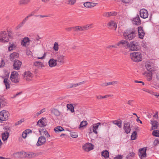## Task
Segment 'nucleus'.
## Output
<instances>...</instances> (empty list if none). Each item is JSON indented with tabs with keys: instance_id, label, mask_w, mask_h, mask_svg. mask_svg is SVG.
<instances>
[{
	"instance_id": "obj_4",
	"label": "nucleus",
	"mask_w": 159,
	"mask_h": 159,
	"mask_svg": "<svg viewBox=\"0 0 159 159\" xmlns=\"http://www.w3.org/2000/svg\"><path fill=\"white\" fill-rule=\"evenodd\" d=\"M10 79L13 82L18 83L19 80V74L18 72L16 71L12 72L10 76Z\"/></svg>"
},
{
	"instance_id": "obj_35",
	"label": "nucleus",
	"mask_w": 159,
	"mask_h": 159,
	"mask_svg": "<svg viewBox=\"0 0 159 159\" xmlns=\"http://www.w3.org/2000/svg\"><path fill=\"white\" fill-rule=\"evenodd\" d=\"M151 122L152 123V126L153 128V129H157L158 125V123L157 121L156 120H154L153 121H151Z\"/></svg>"
},
{
	"instance_id": "obj_49",
	"label": "nucleus",
	"mask_w": 159,
	"mask_h": 159,
	"mask_svg": "<svg viewBox=\"0 0 159 159\" xmlns=\"http://www.w3.org/2000/svg\"><path fill=\"white\" fill-rule=\"evenodd\" d=\"M143 91L146 92H148L152 95H153V94H154V92H153L152 91H151L148 89H143Z\"/></svg>"
},
{
	"instance_id": "obj_56",
	"label": "nucleus",
	"mask_w": 159,
	"mask_h": 159,
	"mask_svg": "<svg viewBox=\"0 0 159 159\" xmlns=\"http://www.w3.org/2000/svg\"><path fill=\"white\" fill-rule=\"evenodd\" d=\"M134 101L133 100H129L128 101L127 104L132 106H133V102Z\"/></svg>"
},
{
	"instance_id": "obj_29",
	"label": "nucleus",
	"mask_w": 159,
	"mask_h": 159,
	"mask_svg": "<svg viewBox=\"0 0 159 159\" xmlns=\"http://www.w3.org/2000/svg\"><path fill=\"white\" fill-rule=\"evenodd\" d=\"M51 112L56 116H59L61 115L60 112L56 109H53L52 110Z\"/></svg>"
},
{
	"instance_id": "obj_50",
	"label": "nucleus",
	"mask_w": 159,
	"mask_h": 159,
	"mask_svg": "<svg viewBox=\"0 0 159 159\" xmlns=\"http://www.w3.org/2000/svg\"><path fill=\"white\" fill-rule=\"evenodd\" d=\"M75 0H68V4L73 5L74 4L75 2Z\"/></svg>"
},
{
	"instance_id": "obj_34",
	"label": "nucleus",
	"mask_w": 159,
	"mask_h": 159,
	"mask_svg": "<svg viewBox=\"0 0 159 159\" xmlns=\"http://www.w3.org/2000/svg\"><path fill=\"white\" fill-rule=\"evenodd\" d=\"M102 156L104 157L108 158L109 156V153L107 150H105L102 152Z\"/></svg>"
},
{
	"instance_id": "obj_11",
	"label": "nucleus",
	"mask_w": 159,
	"mask_h": 159,
	"mask_svg": "<svg viewBox=\"0 0 159 159\" xmlns=\"http://www.w3.org/2000/svg\"><path fill=\"white\" fill-rule=\"evenodd\" d=\"M22 65V62L19 60H15L14 61L13 64V68L15 70H19L20 69Z\"/></svg>"
},
{
	"instance_id": "obj_46",
	"label": "nucleus",
	"mask_w": 159,
	"mask_h": 159,
	"mask_svg": "<svg viewBox=\"0 0 159 159\" xmlns=\"http://www.w3.org/2000/svg\"><path fill=\"white\" fill-rule=\"evenodd\" d=\"M16 47V45L14 44H11L8 48V50L9 51H11L13 50Z\"/></svg>"
},
{
	"instance_id": "obj_32",
	"label": "nucleus",
	"mask_w": 159,
	"mask_h": 159,
	"mask_svg": "<svg viewBox=\"0 0 159 159\" xmlns=\"http://www.w3.org/2000/svg\"><path fill=\"white\" fill-rule=\"evenodd\" d=\"M9 133L7 132L6 133H4L2 134V139L3 141H5L7 139L8 137Z\"/></svg>"
},
{
	"instance_id": "obj_33",
	"label": "nucleus",
	"mask_w": 159,
	"mask_h": 159,
	"mask_svg": "<svg viewBox=\"0 0 159 159\" xmlns=\"http://www.w3.org/2000/svg\"><path fill=\"white\" fill-rule=\"evenodd\" d=\"M54 130L55 132L57 133L59 132H61L62 131H64V130L63 128L61 126H58L55 127L54 129Z\"/></svg>"
},
{
	"instance_id": "obj_57",
	"label": "nucleus",
	"mask_w": 159,
	"mask_h": 159,
	"mask_svg": "<svg viewBox=\"0 0 159 159\" xmlns=\"http://www.w3.org/2000/svg\"><path fill=\"white\" fill-rule=\"evenodd\" d=\"M23 25L21 22H20L16 27V29L17 30L19 29L21 27L23 26Z\"/></svg>"
},
{
	"instance_id": "obj_7",
	"label": "nucleus",
	"mask_w": 159,
	"mask_h": 159,
	"mask_svg": "<svg viewBox=\"0 0 159 159\" xmlns=\"http://www.w3.org/2000/svg\"><path fill=\"white\" fill-rule=\"evenodd\" d=\"M146 150L147 148H144L139 149L138 155L141 159L146 157Z\"/></svg>"
},
{
	"instance_id": "obj_24",
	"label": "nucleus",
	"mask_w": 159,
	"mask_h": 159,
	"mask_svg": "<svg viewBox=\"0 0 159 159\" xmlns=\"http://www.w3.org/2000/svg\"><path fill=\"white\" fill-rule=\"evenodd\" d=\"M144 75L147 77L148 81H150L152 80V73L151 72H145Z\"/></svg>"
},
{
	"instance_id": "obj_8",
	"label": "nucleus",
	"mask_w": 159,
	"mask_h": 159,
	"mask_svg": "<svg viewBox=\"0 0 159 159\" xmlns=\"http://www.w3.org/2000/svg\"><path fill=\"white\" fill-rule=\"evenodd\" d=\"M94 145L92 143H87L83 146L82 148L84 151L89 152L93 149L94 148Z\"/></svg>"
},
{
	"instance_id": "obj_63",
	"label": "nucleus",
	"mask_w": 159,
	"mask_h": 159,
	"mask_svg": "<svg viewBox=\"0 0 159 159\" xmlns=\"http://www.w3.org/2000/svg\"><path fill=\"white\" fill-rule=\"evenodd\" d=\"M27 134H29L30 133H31L32 132V130L30 129H27L24 131Z\"/></svg>"
},
{
	"instance_id": "obj_21",
	"label": "nucleus",
	"mask_w": 159,
	"mask_h": 159,
	"mask_svg": "<svg viewBox=\"0 0 159 159\" xmlns=\"http://www.w3.org/2000/svg\"><path fill=\"white\" fill-rule=\"evenodd\" d=\"M107 26L108 27H113L115 28V30H116L117 25L116 22L113 20H110L107 24Z\"/></svg>"
},
{
	"instance_id": "obj_60",
	"label": "nucleus",
	"mask_w": 159,
	"mask_h": 159,
	"mask_svg": "<svg viewBox=\"0 0 159 159\" xmlns=\"http://www.w3.org/2000/svg\"><path fill=\"white\" fill-rule=\"evenodd\" d=\"M31 155V158L37 156V154L36 153H34L33 152H30Z\"/></svg>"
},
{
	"instance_id": "obj_62",
	"label": "nucleus",
	"mask_w": 159,
	"mask_h": 159,
	"mask_svg": "<svg viewBox=\"0 0 159 159\" xmlns=\"http://www.w3.org/2000/svg\"><path fill=\"white\" fill-rule=\"evenodd\" d=\"M26 158H31V153L29 152L28 153H26Z\"/></svg>"
},
{
	"instance_id": "obj_51",
	"label": "nucleus",
	"mask_w": 159,
	"mask_h": 159,
	"mask_svg": "<svg viewBox=\"0 0 159 159\" xmlns=\"http://www.w3.org/2000/svg\"><path fill=\"white\" fill-rule=\"evenodd\" d=\"M91 2H86L84 3V5L85 7H86L89 8L90 7Z\"/></svg>"
},
{
	"instance_id": "obj_17",
	"label": "nucleus",
	"mask_w": 159,
	"mask_h": 159,
	"mask_svg": "<svg viewBox=\"0 0 159 159\" xmlns=\"http://www.w3.org/2000/svg\"><path fill=\"white\" fill-rule=\"evenodd\" d=\"M65 56L61 54H58L57 56V62L59 63L61 65L63 64L64 62V57Z\"/></svg>"
},
{
	"instance_id": "obj_28",
	"label": "nucleus",
	"mask_w": 159,
	"mask_h": 159,
	"mask_svg": "<svg viewBox=\"0 0 159 159\" xmlns=\"http://www.w3.org/2000/svg\"><path fill=\"white\" fill-rule=\"evenodd\" d=\"M145 66L146 69L148 71L151 72L152 70V65L150 62H147L146 63Z\"/></svg>"
},
{
	"instance_id": "obj_53",
	"label": "nucleus",
	"mask_w": 159,
	"mask_h": 159,
	"mask_svg": "<svg viewBox=\"0 0 159 159\" xmlns=\"http://www.w3.org/2000/svg\"><path fill=\"white\" fill-rule=\"evenodd\" d=\"M24 119H21L20 120L18 121L17 122H16L15 124V125H20L21 123H22L24 121Z\"/></svg>"
},
{
	"instance_id": "obj_61",
	"label": "nucleus",
	"mask_w": 159,
	"mask_h": 159,
	"mask_svg": "<svg viewBox=\"0 0 159 159\" xmlns=\"http://www.w3.org/2000/svg\"><path fill=\"white\" fill-rule=\"evenodd\" d=\"M1 64L0 65V68L4 66L5 65V62L3 60H2L1 62L0 63Z\"/></svg>"
},
{
	"instance_id": "obj_31",
	"label": "nucleus",
	"mask_w": 159,
	"mask_h": 159,
	"mask_svg": "<svg viewBox=\"0 0 159 159\" xmlns=\"http://www.w3.org/2000/svg\"><path fill=\"white\" fill-rule=\"evenodd\" d=\"M40 38L38 36V38L36 39L32 40V41L31 42H33V45H35L38 44L39 43L41 42V41H40Z\"/></svg>"
},
{
	"instance_id": "obj_13",
	"label": "nucleus",
	"mask_w": 159,
	"mask_h": 159,
	"mask_svg": "<svg viewBox=\"0 0 159 159\" xmlns=\"http://www.w3.org/2000/svg\"><path fill=\"white\" fill-rule=\"evenodd\" d=\"M46 138L43 136H41L39 137L37 142L36 143L37 146H40L46 142Z\"/></svg>"
},
{
	"instance_id": "obj_19",
	"label": "nucleus",
	"mask_w": 159,
	"mask_h": 159,
	"mask_svg": "<svg viewBox=\"0 0 159 159\" xmlns=\"http://www.w3.org/2000/svg\"><path fill=\"white\" fill-rule=\"evenodd\" d=\"M138 31L139 38L142 39H143L145 34L143 27L141 26L139 27Z\"/></svg>"
},
{
	"instance_id": "obj_2",
	"label": "nucleus",
	"mask_w": 159,
	"mask_h": 159,
	"mask_svg": "<svg viewBox=\"0 0 159 159\" xmlns=\"http://www.w3.org/2000/svg\"><path fill=\"white\" fill-rule=\"evenodd\" d=\"M131 59L134 62H139L142 60V56L139 52L131 53L130 55Z\"/></svg>"
},
{
	"instance_id": "obj_37",
	"label": "nucleus",
	"mask_w": 159,
	"mask_h": 159,
	"mask_svg": "<svg viewBox=\"0 0 159 159\" xmlns=\"http://www.w3.org/2000/svg\"><path fill=\"white\" fill-rule=\"evenodd\" d=\"M88 124V123L86 120H83L81 122L80 124L79 125V129H81L82 128L86 126Z\"/></svg>"
},
{
	"instance_id": "obj_25",
	"label": "nucleus",
	"mask_w": 159,
	"mask_h": 159,
	"mask_svg": "<svg viewBox=\"0 0 159 159\" xmlns=\"http://www.w3.org/2000/svg\"><path fill=\"white\" fill-rule=\"evenodd\" d=\"M19 57V54L17 52H14L11 54L10 56V59L11 61H12L14 59L17 58Z\"/></svg>"
},
{
	"instance_id": "obj_5",
	"label": "nucleus",
	"mask_w": 159,
	"mask_h": 159,
	"mask_svg": "<svg viewBox=\"0 0 159 159\" xmlns=\"http://www.w3.org/2000/svg\"><path fill=\"white\" fill-rule=\"evenodd\" d=\"M9 113L8 111L3 110L0 112V120L5 121L7 120L9 117Z\"/></svg>"
},
{
	"instance_id": "obj_44",
	"label": "nucleus",
	"mask_w": 159,
	"mask_h": 159,
	"mask_svg": "<svg viewBox=\"0 0 159 159\" xmlns=\"http://www.w3.org/2000/svg\"><path fill=\"white\" fill-rule=\"evenodd\" d=\"M152 135L155 136L159 137V130H156L152 132Z\"/></svg>"
},
{
	"instance_id": "obj_10",
	"label": "nucleus",
	"mask_w": 159,
	"mask_h": 159,
	"mask_svg": "<svg viewBox=\"0 0 159 159\" xmlns=\"http://www.w3.org/2000/svg\"><path fill=\"white\" fill-rule=\"evenodd\" d=\"M23 76L25 80L27 81H30L32 79L33 74L30 71H28L25 72Z\"/></svg>"
},
{
	"instance_id": "obj_16",
	"label": "nucleus",
	"mask_w": 159,
	"mask_h": 159,
	"mask_svg": "<svg viewBox=\"0 0 159 159\" xmlns=\"http://www.w3.org/2000/svg\"><path fill=\"white\" fill-rule=\"evenodd\" d=\"M117 14V13L116 11H111L105 12L103 13V16L104 17L108 18L110 16H116Z\"/></svg>"
},
{
	"instance_id": "obj_6",
	"label": "nucleus",
	"mask_w": 159,
	"mask_h": 159,
	"mask_svg": "<svg viewBox=\"0 0 159 159\" xmlns=\"http://www.w3.org/2000/svg\"><path fill=\"white\" fill-rule=\"evenodd\" d=\"M128 48L131 51H136L139 48L138 43L136 41H133L129 43Z\"/></svg>"
},
{
	"instance_id": "obj_54",
	"label": "nucleus",
	"mask_w": 159,
	"mask_h": 159,
	"mask_svg": "<svg viewBox=\"0 0 159 159\" xmlns=\"http://www.w3.org/2000/svg\"><path fill=\"white\" fill-rule=\"evenodd\" d=\"M90 26V25H86L84 26H82L83 31H84V30H88L89 28V27Z\"/></svg>"
},
{
	"instance_id": "obj_39",
	"label": "nucleus",
	"mask_w": 159,
	"mask_h": 159,
	"mask_svg": "<svg viewBox=\"0 0 159 159\" xmlns=\"http://www.w3.org/2000/svg\"><path fill=\"white\" fill-rule=\"evenodd\" d=\"M68 109H69L73 113L74 112V107L72 104H67L66 105Z\"/></svg>"
},
{
	"instance_id": "obj_30",
	"label": "nucleus",
	"mask_w": 159,
	"mask_h": 159,
	"mask_svg": "<svg viewBox=\"0 0 159 159\" xmlns=\"http://www.w3.org/2000/svg\"><path fill=\"white\" fill-rule=\"evenodd\" d=\"M20 158H26V152H18L16 153Z\"/></svg>"
},
{
	"instance_id": "obj_59",
	"label": "nucleus",
	"mask_w": 159,
	"mask_h": 159,
	"mask_svg": "<svg viewBox=\"0 0 159 159\" xmlns=\"http://www.w3.org/2000/svg\"><path fill=\"white\" fill-rule=\"evenodd\" d=\"M113 123L119 127V121L117 120H114L112 121Z\"/></svg>"
},
{
	"instance_id": "obj_22",
	"label": "nucleus",
	"mask_w": 159,
	"mask_h": 159,
	"mask_svg": "<svg viewBox=\"0 0 159 159\" xmlns=\"http://www.w3.org/2000/svg\"><path fill=\"white\" fill-rule=\"evenodd\" d=\"M133 23L137 25H140L141 24V21L138 15L134 19Z\"/></svg>"
},
{
	"instance_id": "obj_15",
	"label": "nucleus",
	"mask_w": 159,
	"mask_h": 159,
	"mask_svg": "<svg viewBox=\"0 0 159 159\" xmlns=\"http://www.w3.org/2000/svg\"><path fill=\"white\" fill-rule=\"evenodd\" d=\"M32 40H30L28 37H25L21 40V45L25 47H27L29 45L30 42H32Z\"/></svg>"
},
{
	"instance_id": "obj_42",
	"label": "nucleus",
	"mask_w": 159,
	"mask_h": 159,
	"mask_svg": "<svg viewBox=\"0 0 159 159\" xmlns=\"http://www.w3.org/2000/svg\"><path fill=\"white\" fill-rule=\"evenodd\" d=\"M59 45L57 42H55L54 44L53 48L54 51L56 52L58 50Z\"/></svg>"
},
{
	"instance_id": "obj_48",
	"label": "nucleus",
	"mask_w": 159,
	"mask_h": 159,
	"mask_svg": "<svg viewBox=\"0 0 159 159\" xmlns=\"http://www.w3.org/2000/svg\"><path fill=\"white\" fill-rule=\"evenodd\" d=\"M70 136H71L73 138H75L78 137V135L76 133V132H72L70 133Z\"/></svg>"
},
{
	"instance_id": "obj_14",
	"label": "nucleus",
	"mask_w": 159,
	"mask_h": 159,
	"mask_svg": "<svg viewBox=\"0 0 159 159\" xmlns=\"http://www.w3.org/2000/svg\"><path fill=\"white\" fill-rule=\"evenodd\" d=\"M140 15L141 18L144 19L147 18L148 16L147 11L144 9L140 10Z\"/></svg>"
},
{
	"instance_id": "obj_47",
	"label": "nucleus",
	"mask_w": 159,
	"mask_h": 159,
	"mask_svg": "<svg viewBox=\"0 0 159 159\" xmlns=\"http://www.w3.org/2000/svg\"><path fill=\"white\" fill-rule=\"evenodd\" d=\"M45 108H43V109H42L40 111L38 112L34 116V117H36V116H39V115L41 114V113H43L45 111Z\"/></svg>"
},
{
	"instance_id": "obj_41",
	"label": "nucleus",
	"mask_w": 159,
	"mask_h": 159,
	"mask_svg": "<svg viewBox=\"0 0 159 159\" xmlns=\"http://www.w3.org/2000/svg\"><path fill=\"white\" fill-rule=\"evenodd\" d=\"M137 135V133L136 131H134L132 134L131 138L132 140H134L136 138V136Z\"/></svg>"
},
{
	"instance_id": "obj_26",
	"label": "nucleus",
	"mask_w": 159,
	"mask_h": 159,
	"mask_svg": "<svg viewBox=\"0 0 159 159\" xmlns=\"http://www.w3.org/2000/svg\"><path fill=\"white\" fill-rule=\"evenodd\" d=\"M6 102L4 98L2 97H0V108L5 106Z\"/></svg>"
},
{
	"instance_id": "obj_58",
	"label": "nucleus",
	"mask_w": 159,
	"mask_h": 159,
	"mask_svg": "<svg viewBox=\"0 0 159 159\" xmlns=\"http://www.w3.org/2000/svg\"><path fill=\"white\" fill-rule=\"evenodd\" d=\"M27 135V134L26 133L25 131H23L22 133V137L24 139H25L26 138Z\"/></svg>"
},
{
	"instance_id": "obj_36",
	"label": "nucleus",
	"mask_w": 159,
	"mask_h": 159,
	"mask_svg": "<svg viewBox=\"0 0 159 159\" xmlns=\"http://www.w3.org/2000/svg\"><path fill=\"white\" fill-rule=\"evenodd\" d=\"M73 29H74V31L75 32L83 31L82 26H76L73 27Z\"/></svg>"
},
{
	"instance_id": "obj_45",
	"label": "nucleus",
	"mask_w": 159,
	"mask_h": 159,
	"mask_svg": "<svg viewBox=\"0 0 159 159\" xmlns=\"http://www.w3.org/2000/svg\"><path fill=\"white\" fill-rule=\"evenodd\" d=\"M85 82L84 81H83L81 82H80V83H78L74 84H72V86H71L70 87V88H72V87H76L78 85H81V84H82L84 83Z\"/></svg>"
},
{
	"instance_id": "obj_9",
	"label": "nucleus",
	"mask_w": 159,
	"mask_h": 159,
	"mask_svg": "<svg viewBox=\"0 0 159 159\" xmlns=\"http://www.w3.org/2000/svg\"><path fill=\"white\" fill-rule=\"evenodd\" d=\"M47 125L46 119L45 118L42 117L37 122V125L39 127H43Z\"/></svg>"
},
{
	"instance_id": "obj_55",
	"label": "nucleus",
	"mask_w": 159,
	"mask_h": 159,
	"mask_svg": "<svg viewBox=\"0 0 159 159\" xmlns=\"http://www.w3.org/2000/svg\"><path fill=\"white\" fill-rule=\"evenodd\" d=\"M43 133L47 137V138H49L50 137V135L48 133L47 130H45V131H44Z\"/></svg>"
},
{
	"instance_id": "obj_23",
	"label": "nucleus",
	"mask_w": 159,
	"mask_h": 159,
	"mask_svg": "<svg viewBox=\"0 0 159 159\" xmlns=\"http://www.w3.org/2000/svg\"><path fill=\"white\" fill-rule=\"evenodd\" d=\"M48 64L50 67H53L56 65L57 64V61L56 60L51 59L49 61Z\"/></svg>"
},
{
	"instance_id": "obj_3",
	"label": "nucleus",
	"mask_w": 159,
	"mask_h": 159,
	"mask_svg": "<svg viewBox=\"0 0 159 159\" xmlns=\"http://www.w3.org/2000/svg\"><path fill=\"white\" fill-rule=\"evenodd\" d=\"M9 40L8 36L5 31H2L0 33V42H6Z\"/></svg>"
},
{
	"instance_id": "obj_12",
	"label": "nucleus",
	"mask_w": 159,
	"mask_h": 159,
	"mask_svg": "<svg viewBox=\"0 0 159 159\" xmlns=\"http://www.w3.org/2000/svg\"><path fill=\"white\" fill-rule=\"evenodd\" d=\"M101 124L100 122L96 124H94L93 125L91 126L90 127V132H94L95 134H98L97 130L98 129L99 126L101 125Z\"/></svg>"
},
{
	"instance_id": "obj_64",
	"label": "nucleus",
	"mask_w": 159,
	"mask_h": 159,
	"mask_svg": "<svg viewBox=\"0 0 159 159\" xmlns=\"http://www.w3.org/2000/svg\"><path fill=\"white\" fill-rule=\"evenodd\" d=\"M27 20H28L27 18H26V17L25 19H24V20H23V21L21 22V23H22V24L23 25H24Z\"/></svg>"
},
{
	"instance_id": "obj_43",
	"label": "nucleus",
	"mask_w": 159,
	"mask_h": 159,
	"mask_svg": "<svg viewBox=\"0 0 159 159\" xmlns=\"http://www.w3.org/2000/svg\"><path fill=\"white\" fill-rule=\"evenodd\" d=\"M28 2V0H20L19 2V4L20 5L27 4Z\"/></svg>"
},
{
	"instance_id": "obj_1",
	"label": "nucleus",
	"mask_w": 159,
	"mask_h": 159,
	"mask_svg": "<svg viewBox=\"0 0 159 159\" xmlns=\"http://www.w3.org/2000/svg\"><path fill=\"white\" fill-rule=\"evenodd\" d=\"M136 34L134 29L127 30L123 34V36L126 39L131 40L134 39Z\"/></svg>"
},
{
	"instance_id": "obj_27",
	"label": "nucleus",
	"mask_w": 159,
	"mask_h": 159,
	"mask_svg": "<svg viewBox=\"0 0 159 159\" xmlns=\"http://www.w3.org/2000/svg\"><path fill=\"white\" fill-rule=\"evenodd\" d=\"M10 81L7 78H5L4 79L3 82L5 85L6 89L10 88Z\"/></svg>"
},
{
	"instance_id": "obj_40",
	"label": "nucleus",
	"mask_w": 159,
	"mask_h": 159,
	"mask_svg": "<svg viewBox=\"0 0 159 159\" xmlns=\"http://www.w3.org/2000/svg\"><path fill=\"white\" fill-rule=\"evenodd\" d=\"M129 43L125 40H121L120 41V44H122L124 46L128 47Z\"/></svg>"
},
{
	"instance_id": "obj_20",
	"label": "nucleus",
	"mask_w": 159,
	"mask_h": 159,
	"mask_svg": "<svg viewBox=\"0 0 159 159\" xmlns=\"http://www.w3.org/2000/svg\"><path fill=\"white\" fill-rule=\"evenodd\" d=\"M34 65L37 68L39 69H41L43 67H44V66L43 62L38 61H35L34 62Z\"/></svg>"
},
{
	"instance_id": "obj_38",
	"label": "nucleus",
	"mask_w": 159,
	"mask_h": 159,
	"mask_svg": "<svg viewBox=\"0 0 159 159\" xmlns=\"http://www.w3.org/2000/svg\"><path fill=\"white\" fill-rule=\"evenodd\" d=\"M135 155V153L133 152H130L128 155L126 156L125 159H130L134 157Z\"/></svg>"
},
{
	"instance_id": "obj_52",
	"label": "nucleus",
	"mask_w": 159,
	"mask_h": 159,
	"mask_svg": "<svg viewBox=\"0 0 159 159\" xmlns=\"http://www.w3.org/2000/svg\"><path fill=\"white\" fill-rule=\"evenodd\" d=\"M158 144H159V139H157L154 140L153 142V144L154 146H156Z\"/></svg>"
},
{
	"instance_id": "obj_18",
	"label": "nucleus",
	"mask_w": 159,
	"mask_h": 159,
	"mask_svg": "<svg viewBox=\"0 0 159 159\" xmlns=\"http://www.w3.org/2000/svg\"><path fill=\"white\" fill-rule=\"evenodd\" d=\"M123 128L126 134H128L130 132L131 128L129 123H126L124 124Z\"/></svg>"
}]
</instances>
